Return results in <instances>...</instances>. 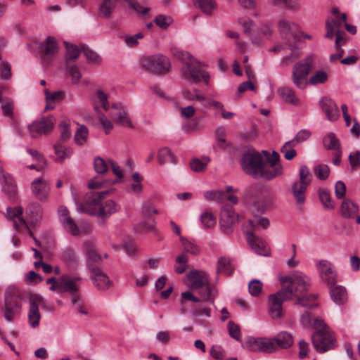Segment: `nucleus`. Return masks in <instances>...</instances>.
Segmentation results:
<instances>
[{"label": "nucleus", "instance_id": "obj_1", "mask_svg": "<svg viewBox=\"0 0 360 360\" xmlns=\"http://www.w3.org/2000/svg\"><path fill=\"white\" fill-rule=\"evenodd\" d=\"M313 327L316 330L311 336L312 345L319 353H325L338 347L334 333L325 323L323 319H314Z\"/></svg>", "mask_w": 360, "mask_h": 360}, {"label": "nucleus", "instance_id": "obj_2", "mask_svg": "<svg viewBox=\"0 0 360 360\" xmlns=\"http://www.w3.org/2000/svg\"><path fill=\"white\" fill-rule=\"evenodd\" d=\"M280 281L283 285L281 289L284 292H289L288 297L290 300L307 292L311 284V279L302 272H295L291 275L283 276Z\"/></svg>", "mask_w": 360, "mask_h": 360}, {"label": "nucleus", "instance_id": "obj_3", "mask_svg": "<svg viewBox=\"0 0 360 360\" xmlns=\"http://www.w3.org/2000/svg\"><path fill=\"white\" fill-rule=\"evenodd\" d=\"M110 193V191H105L99 193H91V197L86 202L88 208L84 210L91 215H96L102 219L109 217L112 214L119 210V207L112 200H107L104 204L101 200Z\"/></svg>", "mask_w": 360, "mask_h": 360}, {"label": "nucleus", "instance_id": "obj_4", "mask_svg": "<svg viewBox=\"0 0 360 360\" xmlns=\"http://www.w3.org/2000/svg\"><path fill=\"white\" fill-rule=\"evenodd\" d=\"M178 53L179 58L186 60L181 68L182 77L197 83L203 80L207 84L209 75L200 68V63L188 52L179 51Z\"/></svg>", "mask_w": 360, "mask_h": 360}, {"label": "nucleus", "instance_id": "obj_5", "mask_svg": "<svg viewBox=\"0 0 360 360\" xmlns=\"http://www.w3.org/2000/svg\"><path fill=\"white\" fill-rule=\"evenodd\" d=\"M140 63L144 70L154 75H165L171 68L169 58L160 53L144 56Z\"/></svg>", "mask_w": 360, "mask_h": 360}, {"label": "nucleus", "instance_id": "obj_6", "mask_svg": "<svg viewBox=\"0 0 360 360\" xmlns=\"http://www.w3.org/2000/svg\"><path fill=\"white\" fill-rule=\"evenodd\" d=\"M264 155L262 169H260L258 178L271 180L283 174V167L279 161L278 154L274 151L271 155L267 150H262Z\"/></svg>", "mask_w": 360, "mask_h": 360}, {"label": "nucleus", "instance_id": "obj_7", "mask_svg": "<svg viewBox=\"0 0 360 360\" xmlns=\"http://www.w3.org/2000/svg\"><path fill=\"white\" fill-rule=\"evenodd\" d=\"M264 156L262 153L255 149H249L243 154L241 167L243 172L253 178L257 179Z\"/></svg>", "mask_w": 360, "mask_h": 360}, {"label": "nucleus", "instance_id": "obj_8", "mask_svg": "<svg viewBox=\"0 0 360 360\" xmlns=\"http://www.w3.org/2000/svg\"><path fill=\"white\" fill-rule=\"evenodd\" d=\"M278 30L281 38L286 45L293 52L296 48V43L299 41V27L295 22L287 20H281L278 23Z\"/></svg>", "mask_w": 360, "mask_h": 360}, {"label": "nucleus", "instance_id": "obj_9", "mask_svg": "<svg viewBox=\"0 0 360 360\" xmlns=\"http://www.w3.org/2000/svg\"><path fill=\"white\" fill-rule=\"evenodd\" d=\"M313 58L308 56L305 59L297 63L292 69V82L299 89H304L307 86V77L311 70Z\"/></svg>", "mask_w": 360, "mask_h": 360}, {"label": "nucleus", "instance_id": "obj_10", "mask_svg": "<svg viewBox=\"0 0 360 360\" xmlns=\"http://www.w3.org/2000/svg\"><path fill=\"white\" fill-rule=\"evenodd\" d=\"M245 347L255 352L272 353L276 350L274 338L249 337L245 341Z\"/></svg>", "mask_w": 360, "mask_h": 360}, {"label": "nucleus", "instance_id": "obj_11", "mask_svg": "<svg viewBox=\"0 0 360 360\" xmlns=\"http://www.w3.org/2000/svg\"><path fill=\"white\" fill-rule=\"evenodd\" d=\"M289 292L281 289L276 293L271 294L268 297V309L271 318L279 319L283 313V302L284 301L290 300L288 297Z\"/></svg>", "mask_w": 360, "mask_h": 360}, {"label": "nucleus", "instance_id": "obj_12", "mask_svg": "<svg viewBox=\"0 0 360 360\" xmlns=\"http://www.w3.org/2000/svg\"><path fill=\"white\" fill-rule=\"evenodd\" d=\"M38 49V56L44 64H49L52 58L58 51V46L56 39L48 37L44 42L36 43Z\"/></svg>", "mask_w": 360, "mask_h": 360}, {"label": "nucleus", "instance_id": "obj_13", "mask_svg": "<svg viewBox=\"0 0 360 360\" xmlns=\"http://www.w3.org/2000/svg\"><path fill=\"white\" fill-rule=\"evenodd\" d=\"M316 268L320 278L328 285V287L336 284L338 274L330 262L326 259H321L317 262Z\"/></svg>", "mask_w": 360, "mask_h": 360}, {"label": "nucleus", "instance_id": "obj_14", "mask_svg": "<svg viewBox=\"0 0 360 360\" xmlns=\"http://www.w3.org/2000/svg\"><path fill=\"white\" fill-rule=\"evenodd\" d=\"M55 120L52 116L43 117L28 125V130L32 138L46 134L51 131Z\"/></svg>", "mask_w": 360, "mask_h": 360}, {"label": "nucleus", "instance_id": "obj_15", "mask_svg": "<svg viewBox=\"0 0 360 360\" xmlns=\"http://www.w3.org/2000/svg\"><path fill=\"white\" fill-rule=\"evenodd\" d=\"M22 308L20 299L13 295H6L1 314L7 321H12L20 314Z\"/></svg>", "mask_w": 360, "mask_h": 360}, {"label": "nucleus", "instance_id": "obj_16", "mask_svg": "<svg viewBox=\"0 0 360 360\" xmlns=\"http://www.w3.org/2000/svg\"><path fill=\"white\" fill-rule=\"evenodd\" d=\"M239 216L236 214L233 207L230 205H224L220 213V226L221 231L225 234L233 232V226L238 219Z\"/></svg>", "mask_w": 360, "mask_h": 360}, {"label": "nucleus", "instance_id": "obj_17", "mask_svg": "<svg viewBox=\"0 0 360 360\" xmlns=\"http://www.w3.org/2000/svg\"><path fill=\"white\" fill-rule=\"evenodd\" d=\"M61 292H68L72 297V303L76 304L79 300L78 294L79 287L77 283L81 281L78 276L71 277L68 275H63L60 277Z\"/></svg>", "mask_w": 360, "mask_h": 360}, {"label": "nucleus", "instance_id": "obj_18", "mask_svg": "<svg viewBox=\"0 0 360 360\" xmlns=\"http://www.w3.org/2000/svg\"><path fill=\"white\" fill-rule=\"evenodd\" d=\"M29 304L28 320L31 327L34 328L39 326L41 319L39 307L45 305L46 302L42 296L33 295L30 297Z\"/></svg>", "mask_w": 360, "mask_h": 360}, {"label": "nucleus", "instance_id": "obj_19", "mask_svg": "<svg viewBox=\"0 0 360 360\" xmlns=\"http://www.w3.org/2000/svg\"><path fill=\"white\" fill-rule=\"evenodd\" d=\"M0 182L2 185V191L11 200H14L18 194L17 186L13 177L0 167Z\"/></svg>", "mask_w": 360, "mask_h": 360}, {"label": "nucleus", "instance_id": "obj_20", "mask_svg": "<svg viewBox=\"0 0 360 360\" xmlns=\"http://www.w3.org/2000/svg\"><path fill=\"white\" fill-rule=\"evenodd\" d=\"M89 269L91 274V278L98 290H106L110 288L111 281L105 274L101 271L98 266L90 264H89Z\"/></svg>", "mask_w": 360, "mask_h": 360}, {"label": "nucleus", "instance_id": "obj_21", "mask_svg": "<svg viewBox=\"0 0 360 360\" xmlns=\"http://www.w3.org/2000/svg\"><path fill=\"white\" fill-rule=\"evenodd\" d=\"M110 117L119 124L134 128L127 110L120 104H113L108 110Z\"/></svg>", "mask_w": 360, "mask_h": 360}, {"label": "nucleus", "instance_id": "obj_22", "mask_svg": "<svg viewBox=\"0 0 360 360\" xmlns=\"http://www.w3.org/2000/svg\"><path fill=\"white\" fill-rule=\"evenodd\" d=\"M248 224L250 230L246 231V238L249 245L257 254L266 255L267 250L263 241L253 233L255 223L252 220H249Z\"/></svg>", "mask_w": 360, "mask_h": 360}, {"label": "nucleus", "instance_id": "obj_23", "mask_svg": "<svg viewBox=\"0 0 360 360\" xmlns=\"http://www.w3.org/2000/svg\"><path fill=\"white\" fill-rule=\"evenodd\" d=\"M58 217L60 221L66 231L72 236L79 234V230L75 221L69 216V212L65 207L60 206L58 208Z\"/></svg>", "mask_w": 360, "mask_h": 360}, {"label": "nucleus", "instance_id": "obj_24", "mask_svg": "<svg viewBox=\"0 0 360 360\" xmlns=\"http://www.w3.org/2000/svg\"><path fill=\"white\" fill-rule=\"evenodd\" d=\"M320 106L329 121H335L340 117V111L336 103L330 98L324 97L319 101Z\"/></svg>", "mask_w": 360, "mask_h": 360}, {"label": "nucleus", "instance_id": "obj_25", "mask_svg": "<svg viewBox=\"0 0 360 360\" xmlns=\"http://www.w3.org/2000/svg\"><path fill=\"white\" fill-rule=\"evenodd\" d=\"M22 212L23 209L20 206L7 208L6 217L8 220H13V226L15 230L27 227L25 220L21 217Z\"/></svg>", "mask_w": 360, "mask_h": 360}, {"label": "nucleus", "instance_id": "obj_26", "mask_svg": "<svg viewBox=\"0 0 360 360\" xmlns=\"http://www.w3.org/2000/svg\"><path fill=\"white\" fill-rule=\"evenodd\" d=\"M188 285L193 289H199L205 286L208 283V277L205 272L193 271L187 274Z\"/></svg>", "mask_w": 360, "mask_h": 360}, {"label": "nucleus", "instance_id": "obj_27", "mask_svg": "<svg viewBox=\"0 0 360 360\" xmlns=\"http://www.w3.org/2000/svg\"><path fill=\"white\" fill-rule=\"evenodd\" d=\"M32 191L39 200H45L49 195V185L48 182L41 179H36L32 183Z\"/></svg>", "mask_w": 360, "mask_h": 360}, {"label": "nucleus", "instance_id": "obj_28", "mask_svg": "<svg viewBox=\"0 0 360 360\" xmlns=\"http://www.w3.org/2000/svg\"><path fill=\"white\" fill-rule=\"evenodd\" d=\"M330 288V296L332 300L338 305L347 302L348 296L346 288L342 285L328 286Z\"/></svg>", "mask_w": 360, "mask_h": 360}, {"label": "nucleus", "instance_id": "obj_29", "mask_svg": "<svg viewBox=\"0 0 360 360\" xmlns=\"http://www.w3.org/2000/svg\"><path fill=\"white\" fill-rule=\"evenodd\" d=\"M309 186L294 181L291 186V193L298 205H303L306 201V192Z\"/></svg>", "mask_w": 360, "mask_h": 360}, {"label": "nucleus", "instance_id": "obj_30", "mask_svg": "<svg viewBox=\"0 0 360 360\" xmlns=\"http://www.w3.org/2000/svg\"><path fill=\"white\" fill-rule=\"evenodd\" d=\"M359 211L358 205L352 200L345 198L340 206V214L345 218H352Z\"/></svg>", "mask_w": 360, "mask_h": 360}, {"label": "nucleus", "instance_id": "obj_31", "mask_svg": "<svg viewBox=\"0 0 360 360\" xmlns=\"http://www.w3.org/2000/svg\"><path fill=\"white\" fill-rule=\"evenodd\" d=\"M117 0H103L99 6L98 15L101 18L111 17L116 7Z\"/></svg>", "mask_w": 360, "mask_h": 360}, {"label": "nucleus", "instance_id": "obj_32", "mask_svg": "<svg viewBox=\"0 0 360 360\" xmlns=\"http://www.w3.org/2000/svg\"><path fill=\"white\" fill-rule=\"evenodd\" d=\"M342 24V22L338 19V16H336L335 19L331 17L327 18L326 20V33L325 37L332 39L335 32H337V30H340Z\"/></svg>", "mask_w": 360, "mask_h": 360}, {"label": "nucleus", "instance_id": "obj_33", "mask_svg": "<svg viewBox=\"0 0 360 360\" xmlns=\"http://www.w3.org/2000/svg\"><path fill=\"white\" fill-rule=\"evenodd\" d=\"M29 216L28 219L32 224H37L42 218V210L41 206L35 202L29 204L26 209Z\"/></svg>", "mask_w": 360, "mask_h": 360}, {"label": "nucleus", "instance_id": "obj_34", "mask_svg": "<svg viewBox=\"0 0 360 360\" xmlns=\"http://www.w3.org/2000/svg\"><path fill=\"white\" fill-rule=\"evenodd\" d=\"M274 340L276 344V349L278 347L282 349H287L292 345L293 339L292 335L285 331H282L278 333L274 338Z\"/></svg>", "mask_w": 360, "mask_h": 360}, {"label": "nucleus", "instance_id": "obj_35", "mask_svg": "<svg viewBox=\"0 0 360 360\" xmlns=\"http://www.w3.org/2000/svg\"><path fill=\"white\" fill-rule=\"evenodd\" d=\"M318 297L317 294H302L296 298L295 304L300 305L302 307L311 309L316 306V300Z\"/></svg>", "mask_w": 360, "mask_h": 360}, {"label": "nucleus", "instance_id": "obj_36", "mask_svg": "<svg viewBox=\"0 0 360 360\" xmlns=\"http://www.w3.org/2000/svg\"><path fill=\"white\" fill-rule=\"evenodd\" d=\"M278 92L282 99L285 102L295 105L300 104V100L295 92L289 87L284 86L278 89Z\"/></svg>", "mask_w": 360, "mask_h": 360}, {"label": "nucleus", "instance_id": "obj_37", "mask_svg": "<svg viewBox=\"0 0 360 360\" xmlns=\"http://www.w3.org/2000/svg\"><path fill=\"white\" fill-rule=\"evenodd\" d=\"M85 250L87 254V267L89 264H92L94 266H97V263L101 260V257L96 252L95 247L91 242H86L84 244Z\"/></svg>", "mask_w": 360, "mask_h": 360}, {"label": "nucleus", "instance_id": "obj_38", "mask_svg": "<svg viewBox=\"0 0 360 360\" xmlns=\"http://www.w3.org/2000/svg\"><path fill=\"white\" fill-rule=\"evenodd\" d=\"M65 44L67 51L65 55V65H70V64H73V62L79 57L81 49L77 46L68 42H65Z\"/></svg>", "mask_w": 360, "mask_h": 360}, {"label": "nucleus", "instance_id": "obj_39", "mask_svg": "<svg viewBox=\"0 0 360 360\" xmlns=\"http://www.w3.org/2000/svg\"><path fill=\"white\" fill-rule=\"evenodd\" d=\"M158 160L160 165H164L167 162L176 164L177 158L171 152L169 148L164 147L158 150Z\"/></svg>", "mask_w": 360, "mask_h": 360}, {"label": "nucleus", "instance_id": "obj_40", "mask_svg": "<svg viewBox=\"0 0 360 360\" xmlns=\"http://www.w3.org/2000/svg\"><path fill=\"white\" fill-rule=\"evenodd\" d=\"M232 272L233 269L230 259L227 257H219L217 261V274H224L229 276Z\"/></svg>", "mask_w": 360, "mask_h": 360}, {"label": "nucleus", "instance_id": "obj_41", "mask_svg": "<svg viewBox=\"0 0 360 360\" xmlns=\"http://www.w3.org/2000/svg\"><path fill=\"white\" fill-rule=\"evenodd\" d=\"M318 195L321 204L326 209H334L335 202L331 198L329 191L328 189L320 188L318 190Z\"/></svg>", "mask_w": 360, "mask_h": 360}, {"label": "nucleus", "instance_id": "obj_42", "mask_svg": "<svg viewBox=\"0 0 360 360\" xmlns=\"http://www.w3.org/2000/svg\"><path fill=\"white\" fill-rule=\"evenodd\" d=\"M193 2L206 15H211L217 7L214 0H193Z\"/></svg>", "mask_w": 360, "mask_h": 360}, {"label": "nucleus", "instance_id": "obj_43", "mask_svg": "<svg viewBox=\"0 0 360 360\" xmlns=\"http://www.w3.org/2000/svg\"><path fill=\"white\" fill-rule=\"evenodd\" d=\"M323 146L328 150H340V141L334 133L328 134L323 140Z\"/></svg>", "mask_w": 360, "mask_h": 360}, {"label": "nucleus", "instance_id": "obj_44", "mask_svg": "<svg viewBox=\"0 0 360 360\" xmlns=\"http://www.w3.org/2000/svg\"><path fill=\"white\" fill-rule=\"evenodd\" d=\"M55 153L58 158L57 162H62L66 158H69L72 153L71 148H67L60 143L54 146Z\"/></svg>", "mask_w": 360, "mask_h": 360}, {"label": "nucleus", "instance_id": "obj_45", "mask_svg": "<svg viewBox=\"0 0 360 360\" xmlns=\"http://www.w3.org/2000/svg\"><path fill=\"white\" fill-rule=\"evenodd\" d=\"M198 290L202 300L209 301L212 303H214V297L215 296L214 290L211 287L210 283H208L205 286L199 288Z\"/></svg>", "mask_w": 360, "mask_h": 360}, {"label": "nucleus", "instance_id": "obj_46", "mask_svg": "<svg viewBox=\"0 0 360 360\" xmlns=\"http://www.w3.org/2000/svg\"><path fill=\"white\" fill-rule=\"evenodd\" d=\"M311 174L306 165H302L299 169V179L296 182L309 186L311 181Z\"/></svg>", "mask_w": 360, "mask_h": 360}, {"label": "nucleus", "instance_id": "obj_47", "mask_svg": "<svg viewBox=\"0 0 360 360\" xmlns=\"http://www.w3.org/2000/svg\"><path fill=\"white\" fill-rule=\"evenodd\" d=\"M328 78V73L324 70H318L309 79V83L311 85H317L325 83Z\"/></svg>", "mask_w": 360, "mask_h": 360}, {"label": "nucleus", "instance_id": "obj_48", "mask_svg": "<svg viewBox=\"0 0 360 360\" xmlns=\"http://www.w3.org/2000/svg\"><path fill=\"white\" fill-rule=\"evenodd\" d=\"M210 160V158L207 156L203 157L202 160L194 158L191 161L190 167L194 172H201L205 169Z\"/></svg>", "mask_w": 360, "mask_h": 360}, {"label": "nucleus", "instance_id": "obj_49", "mask_svg": "<svg viewBox=\"0 0 360 360\" xmlns=\"http://www.w3.org/2000/svg\"><path fill=\"white\" fill-rule=\"evenodd\" d=\"M1 103L4 115L12 118L14 109L13 101L10 98L5 97Z\"/></svg>", "mask_w": 360, "mask_h": 360}, {"label": "nucleus", "instance_id": "obj_50", "mask_svg": "<svg viewBox=\"0 0 360 360\" xmlns=\"http://www.w3.org/2000/svg\"><path fill=\"white\" fill-rule=\"evenodd\" d=\"M204 197L207 200L216 201L219 203L222 202L225 199V193L221 191H207L204 193Z\"/></svg>", "mask_w": 360, "mask_h": 360}, {"label": "nucleus", "instance_id": "obj_51", "mask_svg": "<svg viewBox=\"0 0 360 360\" xmlns=\"http://www.w3.org/2000/svg\"><path fill=\"white\" fill-rule=\"evenodd\" d=\"M200 221L203 226L206 229L212 228L216 224V218L209 212H205L201 214Z\"/></svg>", "mask_w": 360, "mask_h": 360}, {"label": "nucleus", "instance_id": "obj_52", "mask_svg": "<svg viewBox=\"0 0 360 360\" xmlns=\"http://www.w3.org/2000/svg\"><path fill=\"white\" fill-rule=\"evenodd\" d=\"M314 172L317 178L325 180L329 176L330 169L327 165L319 164L314 167Z\"/></svg>", "mask_w": 360, "mask_h": 360}, {"label": "nucleus", "instance_id": "obj_53", "mask_svg": "<svg viewBox=\"0 0 360 360\" xmlns=\"http://www.w3.org/2000/svg\"><path fill=\"white\" fill-rule=\"evenodd\" d=\"M88 137V129L87 128L82 125L77 129L75 134V141L78 145H83L86 143Z\"/></svg>", "mask_w": 360, "mask_h": 360}, {"label": "nucleus", "instance_id": "obj_54", "mask_svg": "<svg viewBox=\"0 0 360 360\" xmlns=\"http://www.w3.org/2000/svg\"><path fill=\"white\" fill-rule=\"evenodd\" d=\"M94 108L97 112V115L101 124L105 129V133L108 134L109 131L113 128V124L112 122L100 112L99 108L98 106H95Z\"/></svg>", "mask_w": 360, "mask_h": 360}, {"label": "nucleus", "instance_id": "obj_55", "mask_svg": "<svg viewBox=\"0 0 360 360\" xmlns=\"http://www.w3.org/2000/svg\"><path fill=\"white\" fill-rule=\"evenodd\" d=\"M94 170L97 174H104L108 170L106 162L101 157H96L94 160Z\"/></svg>", "mask_w": 360, "mask_h": 360}, {"label": "nucleus", "instance_id": "obj_56", "mask_svg": "<svg viewBox=\"0 0 360 360\" xmlns=\"http://www.w3.org/2000/svg\"><path fill=\"white\" fill-rule=\"evenodd\" d=\"M262 283L257 279H254L249 283L248 290L252 296L257 297L259 295L262 290Z\"/></svg>", "mask_w": 360, "mask_h": 360}, {"label": "nucleus", "instance_id": "obj_57", "mask_svg": "<svg viewBox=\"0 0 360 360\" xmlns=\"http://www.w3.org/2000/svg\"><path fill=\"white\" fill-rule=\"evenodd\" d=\"M144 37L143 32H140L134 35H126L124 42L129 47H136L139 44V40Z\"/></svg>", "mask_w": 360, "mask_h": 360}, {"label": "nucleus", "instance_id": "obj_58", "mask_svg": "<svg viewBox=\"0 0 360 360\" xmlns=\"http://www.w3.org/2000/svg\"><path fill=\"white\" fill-rule=\"evenodd\" d=\"M66 68L72 77V81L73 83L77 84L79 82L82 77V74L76 65L70 64V65H66Z\"/></svg>", "mask_w": 360, "mask_h": 360}, {"label": "nucleus", "instance_id": "obj_59", "mask_svg": "<svg viewBox=\"0 0 360 360\" xmlns=\"http://www.w3.org/2000/svg\"><path fill=\"white\" fill-rule=\"evenodd\" d=\"M180 240L183 244L184 249L186 252L193 255H197L200 252L199 248L193 243L188 241L186 238L181 237Z\"/></svg>", "mask_w": 360, "mask_h": 360}, {"label": "nucleus", "instance_id": "obj_60", "mask_svg": "<svg viewBox=\"0 0 360 360\" xmlns=\"http://www.w3.org/2000/svg\"><path fill=\"white\" fill-rule=\"evenodd\" d=\"M173 22V19L170 16L158 15L155 18V22L161 28H167Z\"/></svg>", "mask_w": 360, "mask_h": 360}, {"label": "nucleus", "instance_id": "obj_61", "mask_svg": "<svg viewBox=\"0 0 360 360\" xmlns=\"http://www.w3.org/2000/svg\"><path fill=\"white\" fill-rule=\"evenodd\" d=\"M229 335L236 340H240V327L235 324L232 321H229L227 324Z\"/></svg>", "mask_w": 360, "mask_h": 360}, {"label": "nucleus", "instance_id": "obj_62", "mask_svg": "<svg viewBox=\"0 0 360 360\" xmlns=\"http://www.w3.org/2000/svg\"><path fill=\"white\" fill-rule=\"evenodd\" d=\"M11 67L9 63L3 62L0 65V78L8 80L11 77Z\"/></svg>", "mask_w": 360, "mask_h": 360}, {"label": "nucleus", "instance_id": "obj_63", "mask_svg": "<svg viewBox=\"0 0 360 360\" xmlns=\"http://www.w3.org/2000/svg\"><path fill=\"white\" fill-rule=\"evenodd\" d=\"M44 93L46 95V99L48 102L60 101L63 100L64 97V94L62 91L51 92L49 89H46L44 90Z\"/></svg>", "mask_w": 360, "mask_h": 360}, {"label": "nucleus", "instance_id": "obj_64", "mask_svg": "<svg viewBox=\"0 0 360 360\" xmlns=\"http://www.w3.org/2000/svg\"><path fill=\"white\" fill-rule=\"evenodd\" d=\"M349 161L353 169L360 167V151L356 150L349 155Z\"/></svg>", "mask_w": 360, "mask_h": 360}]
</instances>
